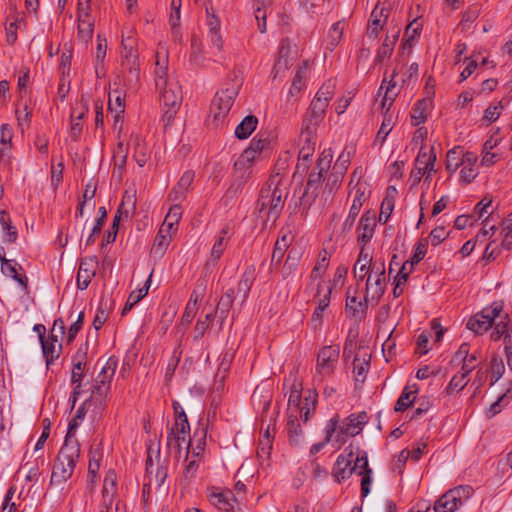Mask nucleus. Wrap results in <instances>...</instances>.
Listing matches in <instances>:
<instances>
[{"label":"nucleus","mask_w":512,"mask_h":512,"mask_svg":"<svg viewBox=\"0 0 512 512\" xmlns=\"http://www.w3.org/2000/svg\"><path fill=\"white\" fill-rule=\"evenodd\" d=\"M207 11V26H208V34L211 43L218 49V51H221L223 48V39L222 35L220 33V20L219 18L214 14L213 11H210L208 8Z\"/></svg>","instance_id":"obj_29"},{"label":"nucleus","mask_w":512,"mask_h":512,"mask_svg":"<svg viewBox=\"0 0 512 512\" xmlns=\"http://www.w3.org/2000/svg\"><path fill=\"white\" fill-rule=\"evenodd\" d=\"M345 29L344 21L334 23L328 32V47L333 50L341 41Z\"/></svg>","instance_id":"obj_47"},{"label":"nucleus","mask_w":512,"mask_h":512,"mask_svg":"<svg viewBox=\"0 0 512 512\" xmlns=\"http://www.w3.org/2000/svg\"><path fill=\"white\" fill-rule=\"evenodd\" d=\"M472 495L470 486H457L446 491L433 505L434 512H455Z\"/></svg>","instance_id":"obj_7"},{"label":"nucleus","mask_w":512,"mask_h":512,"mask_svg":"<svg viewBox=\"0 0 512 512\" xmlns=\"http://www.w3.org/2000/svg\"><path fill=\"white\" fill-rule=\"evenodd\" d=\"M503 109V105L500 102H498L496 105H490L485 111L482 119H485L489 121L490 123L497 120L498 117L501 114V111Z\"/></svg>","instance_id":"obj_64"},{"label":"nucleus","mask_w":512,"mask_h":512,"mask_svg":"<svg viewBox=\"0 0 512 512\" xmlns=\"http://www.w3.org/2000/svg\"><path fill=\"white\" fill-rule=\"evenodd\" d=\"M329 259L330 255L328 254L327 251L324 250L322 253H320L319 260L315 264L311 274L314 280L320 279L322 275L325 273L329 265Z\"/></svg>","instance_id":"obj_53"},{"label":"nucleus","mask_w":512,"mask_h":512,"mask_svg":"<svg viewBox=\"0 0 512 512\" xmlns=\"http://www.w3.org/2000/svg\"><path fill=\"white\" fill-rule=\"evenodd\" d=\"M255 279V268L249 266L245 269L237 286V295L242 298V303L246 301L249 291Z\"/></svg>","instance_id":"obj_34"},{"label":"nucleus","mask_w":512,"mask_h":512,"mask_svg":"<svg viewBox=\"0 0 512 512\" xmlns=\"http://www.w3.org/2000/svg\"><path fill=\"white\" fill-rule=\"evenodd\" d=\"M290 44L287 40H282L279 48V57L274 65V77H278L292 65L293 58L290 57Z\"/></svg>","instance_id":"obj_30"},{"label":"nucleus","mask_w":512,"mask_h":512,"mask_svg":"<svg viewBox=\"0 0 512 512\" xmlns=\"http://www.w3.org/2000/svg\"><path fill=\"white\" fill-rule=\"evenodd\" d=\"M159 90L163 102V120L169 125L182 103L181 87L177 80H170L167 86H162Z\"/></svg>","instance_id":"obj_8"},{"label":"nucleus","mask_w":512,"mask_h":512,"mask_svg":"<svg viewBox=\"0 0 512 512\" xmlns=\"http://www.w3.org/2000/svg\"><path fill=\"white\" fill-rule=\"evenodd\" d=\"M394 126V116L393 113L384 111L383 112V121L381 127L376 135V141H379L381 144L385 141L389 133L391 132Z\"/></svg>","instance_id":"obj_48"},{"label":"nucleus","mask_w":512,"mask_h":512,"mask_svg":"<svg viewBox=\"0 0 512 512\" xmlns=\"http://www.w3.org/2000/svg\"><path fill=\"white\" fill-rule=\"evenodd\" d=\"M508 315L503 313V302L495 301L491 306L482 309V330L488 331L492 329L490 333V339L498 341L504 337L507 340L508 334Z\"/></svg>","instance_id":"obj_5"},{"label":"nucleus","mask_w":512,"mask_h":512,"mask_svg":"<svg viewBox=\"0 0 512 512\" xmlns=\"http://www.w3.org/2000/svg\"><path fill=\"white\" fill-rule=\"evenodd\" d=\"M46 341H42V351L43 355L46 359L47 365H50V363L59 357L61 352V342H54L51 338L45 339Z\"/></svg>","instance_id":"obj_41"},{"label":"nucleus","mask_w":512,"mask_h":512,"mask_svg":"<svg viewBox=\"0 0 512 512\" xmlns=\"http://www.w3.org/2000/svg\"><path fill=\"white\" fill-rule=\"evenodd\" d=\"M123 97L119 91H113L109 94L108 106L111 112L115 113V119H119L124 113Z\"/></svg>","instance_id":"obj_50"},{"label":"nucleus","mask_w":512,"mask_h":512,"mask_svg":"<svg viewBox=\"0 0 512 512\" xmlns=\"http://www.w3.org/2000/svg\"><path fill=\"white\" fill-rule=\"evenodd\" d=\"M136 210V191L126 190L122 202L114 216L112 229L118 231L119 222L123 219H128L134 214Z\"/></svg>","instance_id":"obj_15"},{"label":"nucleus","mask_w":512,"mask_h":512,"mask_svg":"<svg viewBox=\"0 0 512 512\" xmlns=\"http://www.w3.org/2000/svg\"><path fill=\"white\" fill-rule=\"evenodd\" d=\"M467 375H463L462 372H460V375H455L449 382L447 386V392L453 393L455 391L462 390L466 384L468 383V380L466 379Z\"/></svg>","instance_id":"obj_59"},{"label":"nucleus","mask_w":512,"mask_h":512,"mask_svg":"<svg viewBox=\"0 0 512 512\" xmlns=\"http://www.w3.org/2000/svg\"><path fill=\"white\" fill-rule=\"evenodd\" d=\"M167 446L176 455H180L183 449L186 450L187 455L190 453L191 438L188 419L175 421L167 435Z\"/></svg>","instance_id":"obj_9"},{"label":"nucleus","mask_w":512,"mask_h":512,"mask_svg":"<svg viewBox=\"0 0 512 512\" xmlns=\"http://www.w3.org/2000/svg\"><path fill=\"white\" fill-rule=\"evenodd\" d=\"M210 502L219 510L233 512L235 499L229 490L213 489L209 496Z\"/></svg>","instance_id":"obj_24"},{"label":"nucleus","mask_w":512,"mask_h":512,"mask_svg":"<svg viewBox=\"0 0 512 512\" xmlns=\"http://www.w3.org/2000/svg\"><path fill=\"white\" fill-rule=\"evenodd\" d=\"M238 95V87L232 86L216 93L210 111L217 122L223 121Z\"/></svg>","instance_id":"obj_11"},{"label":"nucleus","mask_w":512,"mask_h":512,"mask_svg":"<svg viewBox=\"0 0 512 512\" xmlns=\"http://www.w3.org/2000/svg\"><path fill=\"white\" fill-rule=\"evenodd\" d=\"M231 237V229L226 226L222 228L219 233L215 236V241L212 245L210 257L208 259L209 263H216L222 256L224 250L226 249Z\"/></svg>","instance_id":"obj_22"},{"label":"nucleus","mask_w":512,"mask_h":512,"mask_svg":"<svg viewBox=\"0 0 512 512\" xmlns=\"http://www.w3.org/2000/svg\"><path fill=\"white\" fill-rule=\"evenodd\" d=\"M134 159L136 163L143 167L149 158V150L145 141L138 135L133 136Z\"/></svg>","instance_id":"obj_39"},{"label":"nucleus","mask_w":512,"mask_h":512,"mask_svg":"<svg viewBox=\"0 0 512 512\" xmlns=\"http://www.w3.org/2000/svg\"><path fill=\"white\" fill-rule=\"evenodd\" d=\"M421 29V24L418 23L416 20L411 22L405 30L404 38H403V45L406 47L407 45L409 47L412 46V41L418 36L419 31Z\"/></svg>","instance_id":"obj_56"},{"label":"nucleus","mask_w":512,"mask_h":512,"mask_svg":"<svg viewBox=\"0 0 512 512\" xmlns=\"http://www.w3.org/2000/svg\"><path fill=\"white\" fill-rule=\"evenodd\" d=\"M0 260L2 273L5 276L14 279L22 289H26L27 277L23 273L21 265L13 259H6L4 254H0Z\"/></svg>","instance_id":"obj_18"},{"label":"nucleus","mask_w":512,"mask_h":512,"mask_svg":"<svg viewBox=\"0 0 512 512\" xmlns=\"http://www.w3.org/2000/svg\"><path fill=\"white\" fill-rule=\"evenodd\" d=\"M365 200V184L357 183L354 187V199L350 207L348 217L344 222L345 229H351L356 217L358 216L360 209Z\"/></svg>","instance_id":"obj_21"},{"label":"nucleus","mask_w":512,"mask_h":512,"mask_svg":"<svg viewBox=\"0 0 512 512\" xmlns=\"http://www.w3.org/2000/svg\"><path fill=\"white\" fill-rule=\"evenodd\" d=\"M353 462V454L350 453L348 456L339 455L334 468H333V475L336 478L338 482H341L342 480L347 479L352 473V464Z\"/></svg>","instance_id":"obj_31"},{"label":"nucleus","mask_w":512,"mask_h":512,"mask_svg":"<svg viewBox=\"0 0 512 512\" xmlns=\"http://www.w3.org/2000/svg\"><path fill=\"white\" fill-rule=\"evenodd\" d=\"M288 195L286 185L279 174L272 175L266 185L261 189L257 201L258 217L262 219L263 226L273 225L284 207Z\"/></svg>","instance_id":"obj_2"},{"label":"nucleus","mask_w":512,"mask_h":512,"mask_svg":"<svg viewBox=\"0 0 512 512\" xmlns=\"http://www.w3.org/2000/svg\"><path fill=\"white\" fill-rule=\"evenodd\" d=\"M398 39V31L392 35H387L382 46L379 48L375 61L378 63L388 59L393 52L394 46Z\"/></svg>","instance_id":"obj_40"},{"label":"nucleus","mask_w":512,"mask_h":512,"mask_svg":"<svg viewBox=\"0 0 512 512\" xmlns=\"http://www.w3.org/2000/svg\"><path fill=\"white\" fill-rule=\"evenodd\" d=\"M436 155L434 153H427L423 147L420 148L418 156L415 161V167L420 171L427 172V167L431 164H435Z\"/></svg>","instance_id":"obj_52"},{"label":"nucleus","mask_w":512,"mask_h":512,"mask_svg":"<svg viewBox=\"0 0 512 512\" xmlns=\"http://www.w3.org/2000/svg\"><path fill=\"white\" fill-rule=\"evenodd\" d=\"M335 89L336 83L333 79H330L320 87L312 100L303 120V130L306 131L308 142H310L312 131L324 119L326 109L335 93Z\"/></svg>","instance_id":"obj_3"},{"label":"nucleus","mask_w":512,"mask_h":512,"mask_svg":"<svg viewBox=\"0 0 512 512\" xmlns=\"http://www.w3.org/2000/svg\"><path fill=\"white\" fill-rule=\"evenodd\" d=\"M316 394L312 391L308 392V395L302 401V404L298 408V413L304 422H307L310 414L314 412L316 408Z\"/></svg>","instance_id":"obj_45"},{"label":"nucleus","mask_w":512,"mask_h":512,"mask_svg":"<svg viewBox=\"0 0 512 512\" xmlns=\"http://www.w3.org/2000/svg\"><path fill=\"white\" fill-rule=\"evenodd\" d=\"M478 157L473 152H466L461 158L460 178L465 183H470L478 175Z\"/></svg>","instance_id":"obj_20"},{"label":"nucleus","mask_w":512,"mask_h":512,"mask_svg":"<svg viewBox=\"0 0 512 512\" xmlns=\"http://www.w3.org/2000/svg\"><path fill=\"white\" fill-rule=\"evenodd\" d=\"M387 1L388 0H379L371 13V19L367 29V35L370 38H376L387 21L389 16V10L386 7Z\"/></svg>","instance_id":"obj_14"},{"label":"nucleus","mask_w":512,"mask_h":512,"mask_svg":"<svg viewBox=\"0 0 512 512\" xmlns=\"http://www.w3.org/2000/svg\"><path fill=\"white\" fill-rule=\"evenodd\" d=\"M288 434L293 445H300L302 442V429L298 423L297 414L290 413L288 420Z\"/></svg>","instance_id":"obj_44"},{"label":"nucleus","mask_w":512,"mask_h":512,"mask_svg":"<svg viewBox=\"0 0 512 512\" xmlns=\"http://www.w3.org/2000/svg\"><path fill=\"white\" fill-rule=\"evenodd\" d=\"M432 110V99L430 97L418 100L411 110V124L419 126L424 123Z\"/></svg>","instance_id":"obj_27"},{"label":"nucleus","mask_w":512,"mask_h":512,"mask_svg":"<svg viewBox=\"0 0 512 512\" xmlns=\"http://www.w3.org/2000/svg\"><path fill=\"white\" fill-rule=\"evenodd\" d=\"M500 254V244L496 240L490 241L484 252L482 253V260L493 261Z\"/></svg>","instance_id":"obj_58"},{"label":"nucleus","mask_w":512,"mask_h":512,"mask_svg":"<svg viewBox=\"0 0 512 512\" xmlns=\"http://www.w3.org/2000/svg\"><path fill=\"white\" fill-rule=\"evenodd\" d=\"M371 354L367 349H360L354 357L353 373L355 381L364 382L370 367Z\"/></svg>","instance_id":"obj_23"},{"label":"nucleus","mask_w":512,"mask_h":512,"mask_svg":"<svg viewBox=\"0 0 512 512\" xmlns=\"http://www.w3.org/2000/svg\"><path fill=\"white\" fill-rule=\"evenodd\" d=\"M336 428H337V419L331 418L328 421L327 426H326L325 440L323 442L314 444L310 449V453L316 454L325 446L326 443L335 442L334 433L336 431Z\"/></svg>","instance_id":"obj_49"},{"label":"nucleus","mask_w":512,"mask_h":512,"mask_svg":"<svg viewBox=\"0 0 512 512\" xmlns=\"http://www.w3.org/2000/svg\"><path fill=\"white\" fill-rule=\"evenodd\" d=\"M507 404V396L506 393L500 395L497 400L492 403L489 407V409L486 411V416L488 418L494 417L496 414H498L501 409Z\"/></svg>","instance_id":"obj_62"},{"label":"nucleus","mask_w":512,"mask_h":512,"mask_svg":"<svg viewBox=\"0 0 512 512\" xmlns=\"http://www.w3.org/2000/svg\"><path fill=\"white\" fill-rule=\"evenodd\" d=\"M332 159L333 153L331 149H325L320 154L315 168L317 171H313L309 175L306 188L300 200V205L304 209L309 208L314 203L322 180L326 181L323 194L327 193V196L340 186L344 174L331 170L329 174L324 177V174H327L330 169Z\"/></svg>","instance_id":"obj_1"},{"label":"nucleus","mask_w":512,"mask_h":512,"mask_svg":"<svg viewBox=\"0 0 512 512\" xmlns=\"http://www.w3.org/2000/svg\"><path fill=\"white\" fill-rule=\"evenodd\" d=\"M258 119L253 115L246 116L235 128V136L238 139L248 138L256 129Z\"/></svg>","instance_id":"obj_37"},{"label":"nucleus","mask_w":512,"mask_h":512,"mask_svg":"<svg viewBox=\"0 0 512 512\" xmlns=\"http://www.w3.org/2000/svg\"><path fill=\"white\" fill-rule=\"evenodd\" d=\"M88 10L89 0H86L85 7L83 2L80 1L78 7V37L83 42H88L92 38L94 31V21L89 16Z\"/></svg>","instance_id":"obj_16"},{"label":"nucleus","mask_w":512,"mask_h":512,"mask_svg":"<svg viewBox=\"0 0 512 512\" xmlns=\"http://www.w3.org/2000/svg\"><path fill=\"white\" fill-rule=\"evenodd\" d=\"M166 227H161L158 234L155 237L154 244L152 247V253L158 257H162L166 252L169 243L171 241V235Z\"/></svg>","instance_id":"obj_36"},{"label":"nucleus","mask_w":512,"mask_h":512,"mask_svg":"<svg viewBox=\"0 0 512 512\" xmlns=\"http://www.w3.org/2000/svg\"><path fill=\"white\" fill-rule=\"evenodd\" d=\"M98 261L96 257H87L81 260L77 273V287L85 290L96 274Z\"/></svg>","instance_id":"obj_17"},{"label":"nucleus","mask_w":512,"mask_h":512,"mask_svg":"<svg viewBox=\"0 0 512 512\" xmlns=\"http://www.w3.org/2000/svg\"><path fill=\"white\" fill-rule=\"evenodd\" d=\"M427 252V246L424 243H418L415 246L414 254L410 261H406V263L409 264L410 270H413L414 265L419 263L426 255Z\"/></svg>","instance_id":"obj_61"},{"label":"nucleus","mask_w":512,"mask_h":512,"mask_svg":"<svg viewBox=\"0 0 512 512\" xmlns=\"http://www.w3.org/2000/svg\"><path fill=\"white\" fill-rule=\"evenodd\" d=\"M374 227H375L374 215H370L369 212L364 213L361 216L359 226H358L359 240H361L363 243L369 242L374 234Z\"/></svg>","instance_id":"obj_33"},{"label":"nucleus","mask_w":512,"mask_h":512,"mask_svg":"<svg viewBox=\"0 0 512 512\" xmlns=\"http://www.w3.org/2000/svg\"><path fill=\"white\" fill-rule=\"evenodd\" d=\"M354 465L352 466L353 473L357 475H362L367 472H372L368 467V459L365 455L357 456L353 459Z\"/></svg>","instance_id":"obj_60"},{"label":"nucleus","mask_w":512,"mask_h":512,"mask_svg":"<svg viewBox=\"0 0 512 512\" xmlns=\"http://www.w3.org/2000/svg\"><path fill=\"white\" fill-rule=\"evenodd\" d=\"M462 156L463 154L459 150H449L446 158V169L449 172H455L458 169V167L461 166Z\"/></svg>","instance_id":"obj_55"},{"label":"nucleus","mask_w":512,"mask_h":512,"mask_svg":"<svg viewBox=\"0 0 512 512\" xmlns=\"http://www.w3.org/2000/svg\"><path fill=\"white\" fill-rule=\"evenodd\" d=\"M234 301V290L229 289L219 300L216 313H218L221 322L227 318Z\"/></svg>","instance_id":"obj_42"},{"label":"nucleus","mask_w":512,"mask_h":512,"mask_svg":"<svg viewBox=\"0 0 512 512\" xmlns=\"http://www.w3.org/2000/svg\"><path fill=\"white\" fill-rule=\"evenodd\" d=\"M333 418L338 419V416H334ZM366 422V413H360L357 415L352 414L345 418L340 424L339 420H337V428L334 433L337 447H340L343 443H345L348 438L359 434Z\"/></svg>","instance_id":"obj_10"},{"label":"nucleus","mask_w":512,"mask_h":512,"mask_svg":"<svg viewBox=\"0 0 512 512\" xmlns=\"http://www.w3.org/2000/svg\"><path fill=\"white\" fill-rule=\"evenodd\" d=\"M182 216V208L178 204H174L170 210L168 211L163 227H166L168 230H171L175 224L181 219Z\"/></svg>","instance_id":"obj_54"},{"label":"nucleus","mask_w":512,"mask_h":512,"mask_svg":"<svg viewBox=\"0 0 512 512\" xmlns=\"http://www.w3.org/2000/svg\"><path fill=\"white\" fill-rule=\"evenodd\" d=\"M79 455L80 445L77 439H72L71 436L65 439L54 463L51 481L53 483L67 481L74 472Z\"/></svg>","instance_id":"obj_4"},{"label":"nucleus","mask_w":512,"mask_h":512,"mask_svg":"<svg viewBox=\"0 0 512 512\" xmlns=\"http://www.w3.org/2000/svg\"><path fill=\"white\" fill-rule=\"evenodd\" d=\"M331 291L332 287L330 285H326L324 289H321L320 287L318 289V305L314 309V312L311 317V324L313 329L315 330L322 326L323 313L325 309L329 306Z\"/></svg>","instance_id":"obj_19"},{"label":"nucleus","mask_w":512,"mask_h":512,"mask_svg":"<svg viewBox=\"0 0 512 512\" xmlns=\"http://www.w3.org/2000/svg\"><path fill=\"white\" fill-rule=\"evenodd\" d=\"M339 354L340 348L338 345H327L319 350L314 373L315 383H322L334 374L339 361Z\"/></svg>","instance_id":"obj_6"},{"label":"nucleus","mask_w":512,"mask_h":512,"mask_svg":"<svg viewBox=\"0 0 512 512\" xmlns=\"http://www.w3.org/2000/svg\"><path fill=\"white\" fill-rule=\"evenodd\" d=\"M488 214V216L482 220V237L489 235L490 231L491 236L494 235V232L498 230L497 224L498 221L494 219V210L492 208V199L487 196L482 197V217Z\"/></svg>","instance_id":"obj_25"},{"label":"nucleus","mask_w":512,"mask_h":512,"mask_svg":"<svg viewBox=\"0 0 512 512\" xmlns=\"http://www.w3.org/2000/svg\"><path fill=\"white\" fill-rule=\"evenodd\" d=\"M416 399V391L409 390L406 387L398 398L395 411L400 412L406 410Z\"/></svg>","instance_id":"obj_51"},{"label":"nucleus","mask_w":512,"mask_h":512,"mask_svg":"<svg viewBox=\"0 0 512 512\" xmlns=\"http://www.w3.org/2000/svg\"><path fill=\"white\" fill-rule=\"evenodd\" d=\"M252 401L253 404L261 411L262 417H264L270 408L272 395L269 390L258 386L252 394Z\"/></svg>","instance_id":"obj_35"},{"label":"nucleus","mask_w":512,"mask_h":512,"mask_svg":"<svg viewBox=\"0 0 512 512\" xmlns=\"http://www.w3.org/2000/svg\"><path fill=\"white\" fill-rule=\"evenodd\" d=\"M301 393H302V383L298 382L296 379L293 380L290 391H289V397H288V408L290 410V413L298 414V408L302 404L301 399Z\"/></svg>","instance_id":"obj_38"},{"label":"nucleus","mask_w":512,"mask_h":512,"mask_svg":"<svg viewBox=\"0 0 512 512\" xmlns=\"http://www.w3.org/2000/svg\"><path fill=\"white\" fill-rule=\"evenodd\" d=\"M469 350H470V347L467 343L461 344L459 349L457 350V352L453 355V357L451 359V362H450L451 365L452 366H459V365L462 366L466 356H468Z\"/></svg>","instance_id":"obj_63"},{"label":"nucleus","mask_w":512,"mask_h":512,"mask_svg":"<svg viewBox=\"0 0 512 512\" xmlns=\"http://www.w3.org/2000/svg\"><path fill=\"white\" fill-rule=\"evenodd\" d=\"M371 261L372 257L362 249L353 268V274L357 281H363L375 271L377 267L376 265L372 267Z\"/></svg>","instance_id":"obj_26"},{"label":"nucleus","mask_w":512,"mask_h":512,"mask_svg":"<svg viewBox=\"0 0 512 512\" xmlns=\"http://www.w3.org/2000/svg\"><path fill=\"white\" fill-rule=\"evenodd\" d=\"M155 85L158 89L167 86L170 80H176L168 76V51L165 45L159 44L155 60Z\"/></svg>","instance_id":"obj_12"},{"label":"nucleus","mask_w":512,"mask_h":512,"mask_svg":"<svg viewBox=\"0 0 512 512\" xmlns=\"http://www.w3.org/2000/svg\"><path fill=\"white\" fill-rule=\"evenodd\" d=\"M394 77L395 72L391 75V79L389 81L384 78L379 89V93L384 90L382 109L388 112H390V108L399 93V89L397 88V83L394 81Z\"/></svg>","instance_id":"obj_28"},{"label":"nucleus","mask_w":512,"mask_h":512,"mask_svg":"<svg viewBox=\"0 0 512 512\" xmlns=\"http://www.w3.org/2000/svg\"><path fill=\"white\" fill-rule=\"evenodd\" d=\"M272 450V435L269 431V426L262 434L258 442L257 456L261 460H267Z\"/></svg>","instance_id":"obj_43"},{"label":"nucleus","mask_w":512,"mask_h":512,"mask_svg":"<svg viewBox=\"0 0 512 512\" xmlns=\"http://www.w3.org/2000/svg\"><path fill=\"white\" fill-rule=\"evenodd\" d=\"M346 310L352 313L354 317L363 315L365 312V304L358 301L355 296H347L346 299Z\"/></svg>","instance_id":"obj_57"},{"label":"nucleus","mask_w":512,"mask_h":512,"mask_svg":"<svg viewBox=\"0 0 512 512\" xmlns=\"http://www.w3.org/2000/svg\"><path fill=\"white\" fill-rule=\"evenodd\" d=\"M292 242V236L285 234L280 239H278L275 243L274 250L272 253V261L276 263H280L282 258L289 248Z\"/></svg>","instance_id":"obj_46"},{"label":"nucleus","mask_w":512,"mask_h":512,"mask_svg":"<svg viewBox=\"0 0 512 512\" xmlns=\"http://www.w3.org/2000/svg\"><path fill=\"white\" fill-rule=\"evenodd\" d=\"M373 273L375 275L369 274L366 280L365 301H378L385 290L384 264L377 267Z\"/></svg>","instance_id":"obj_13"},{"label":"nucleus","mask_w":512,"mask_h":512,"mask_svg":"<svg viewBox=\"0 0 512 512\" xmlns=\"http://www.w3.org/2000/svg\"><path fill=\"white\" fill-rule=\"evenodd\" d=\"M260 154L255 153V150L247 148L236 160L234 167L237 171L242 172V176L250 173L252 164L260 158Z\"/></svg>","instance_id":"obj_32"}]
</instances>
